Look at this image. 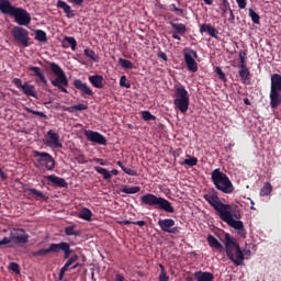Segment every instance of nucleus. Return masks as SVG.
<instances>
[{
  "instance_id": "nucleus-23",
  "label": "nucleus",
  "mask_w": 281,
  "mask_h": 281,
  "mask_svg": "<svg viewBox=\"0 0 281 281\" xmlns=\"http://www.w3.org/2000/svg\"><path fill=\"white\" fill-rule=\"evenodd\" d=\"M78 255H72L64 265V267L59 271L58 280H63L65 278V272L74 265V262H77Z\"/></svg>"
},
{
  "instance_id": "nucleus-62",
  "label": "nucleus",
  "mask_w": 281,
  "mask_h": 281,
  "mask_svg": "<svg viewBox=\"0 0 281 281\" xmlns=\"http://www.w3.org/2000/svg\"><path fill=\"white\" fill-rule=\"evenodd\" d=\"M120 175V171H117V169H113L110 171V177H117Z\"/></svg>"
},
{
  "instance_id": "nucleus-18",
  "label": "nucleus",
  "mask_w": 281,
  "mask_h": 281,
  "mask_svg": "<svg viewBox=\"0 0 281 281\" xmlns=\"http://www.w3.org/2000/svg\"><path fill=\"white\" fill-rule=\"evenodd\" d=\"M74 87L80 91L81 95H93V90H91L87 83L82 82L80 79L74 80Z\"/></svg>"
},
{
  "instance_id": "nucleus-59",
  "label": "nucleus",
  "mask_w": 281,
  "mask_h": 281,
  "mask_svg": "<svg viewBox=\"0 0 281 281\" xmlns=\"http://www.w3.org/2000/svg\"><path fill=\"white\" fill-rule=\"evenodd\" d=\"M119 225H134L133 221H128V220H124V221H120Z\"/></svg>"
},
{
  "instance_id": "nucleus-63",
  "label": "nucleus",
  "mask_w": 281,
  "mask_h": 281,
  "mask_svg": "<svg viewBox=\"0 0 281 281\" xmlns=\"http://www.w3.org/2000/svg\"><path fill=\"white\" fill-rule=\"evenodd\" d=\"M0 177H1V179H2L3 181H5L7 176H5V173L3 172V169H0Z\"/></svg>"
},
{
  "instance_id": "nucleus-27",
  "label": "nucleus",
  "mask_w": 281,
  "mask_h": 281,
  "mask_svg": "<svg viewBox=\"0 0 281 281\" xmlns=\"http://www.w3.org/2000/svg\"><path fill=\"white\" fill-rule=\"evenodd\" d=\"M22 91L24 95H27V98H36V87L25 82L23 83Z\"/></svg>"
},
{
  "instance_id": "nucleus-1",
  "label": "nucleus",
  "mask_w": 281,
  "mask_h": 281,
  "mask_svg": "<svg viewBox=\"0 0 281 281\" xmlns=\"http://www.w3.org/2000/svg\"><path fill=\"white\" fill-rule=\"evenodd\" d=\"M203 199L217 212L221 221L237 232L239 238H247V229H245V224L240 221V211H234L232 205L221 202V198H218V193L214 189L205 193Z\"/></svg>"
},
{
  "instance_id": "nucleus-56",
  "label": "nucleus",
  "mask_w": 281,
  "mask_h": 281,
  "mask_svg": "<svg viewBox=\"0 0 281 281\" xmlns=\"http://www.w3.org/2000/svg\"><path fill=\"white\" fill-rule=\"evenodd\" d=\"M157 56H158V58H161V60H164L165 63H168V55H166V53L158 52Z\"/></svg>"
},
{
  "instance_id": "nucleus-31",
  "label": "nucleus",
  "mask_w": 281,
  "mask_h": 281,
  "mask_svg": "<svg viewBox=\"0 0 281 281\" xmlns=\"http://www.w3.org/2000/svg\"><path fill=\"white\" fill-rule=\"evenodd\" d=\"M85 56L87 58H90V60H93L94 63H100V57L95 54V52L91 48H86L83 50Z\"/></svg>"
},
{
  "instance_id": "nucleus-35",
  "label": "nucleus",
  "mask_w": 281,
  "mask_h": 281,
  "mask_svg": "<svg viewBox=\"0 0 281 281\" xmlns=\"http://www.w3.org/2000/svg\"><path fill=\"white\" fill-rule=\"evenodd\" d=\"M142 190V188L139 187H128V186H124L122 188V192L124 194H137V192H139Z\"/></svg>"
},
{
  "instance_id": "nucleus-29",
  "label": "nucleus",
  "mask_w": 281,
  "mask_h": 281,
  "mask_svg": "<svg viewBox=\"0 0 281 281\" xmlns=\"http://www.w3.org/2000/svg\"><path fill=\"white\" fill-rule=\"evenodd\" d=\"M206 240L209 245L212 247V249H217L218 251H222L223 244H221L220 240L216 239V237H214L213 235H209Z\"/></svg>"
},
{
  "instance_id": "nucleus-47",
  "label": "nucleus",
  "mask_w": 281,
  "mask_h": 281,
  "mask_svg": "<svg viewBox=\"0 0 281 281\" xmlns=\"http://www.w3.org/2000/svg\"><path fill=\"white\" fill-rule=\"evenodd\" d=\"M215 72L217 74L220 80L227 82V77H225V72H223V69H221V67H216Z\"/></svg>"
},
{
  "instance_id": "nucleus-34",
  "label": "nucleus",
  "mask_w": 281,
  "mask_h": 281,
  "mask_svg": "<svg viewBox=\"0 0 281 281\" xmlns=\"http://www.w3.org/2000/svg\"><path fill=\"white\" fill-rule=\"evenodd\" d=\"M35 41H38L40 43H47V33H45L43 30H36Z\"/></svg>"
},
{
  "instance_id": "nucleus-57",
  "label": "nucleus",
  "mask_w": 281,
  "mask_h": 281,
  "mask_svg": "<svg viewBox=\"0 0 281 281\" xmlns=\"http://www.w3.org/2000/svg\"><path fill=\"white\" fill-rule=\"evenodd\" d=\"M239 58H240L239 67L240 68L247 67V64L245 61V56H243V53L239 54Z\"/></svg>"
},
{
  "instance_id": "nucleus-45",
  "label": "nucleus",
  "mask_w": 281,
  "mask_h": 281,
  "mask_svg": "<svg viewBox=\"0 0 281 281\" xmlns=\"http://www.w3.org/2000/svg\"><path fill=\"white\" fill-rule=\"evenodd\" d=\"M120 87H124L125 89H131V82H127L126 76H121L120 78Z\"/></svg>"
},
{
  "instance_id": "nucleus-12",
  "label": "nucleus",
  "mask_w": 281,
  "mask_h": 281,
  "mask_svg": "<svg viewBox=\"0 0 281 281\" xmlns=\"http://www.w3.org/2000/svg\"><path fill=\"white\" fill-rule=\"evenodd\" d=\"M158 225L161 232L166 234H175L176 236L181 234V227L175 226V220L172 218L158 220Z\"/></svg>"
},
{
  "instance_id": "nucleus-7",
  "label": "nucleus",
  "mask_w": 281,
  "mask_h": 281,
  "mask_svg": "<svg viewBox=\"0 0 281 281\" xmlns=\"http://www.w3.org/2000/svg\"><path fill=\"white\" fill-rule=\"evenodd\" d=\"M270 80V106L271 109H278L281 104V75L273 74Z\"/></svg>"
},
{
  "instance_id": "nucleus-25",
  "label": "nucleus",
  "mask_w": 281,
  "mask_h": 281,
  "mask_svg": "<svg viewBox=\"0 0 281 281\" xmlns=\"http://www.w3.org/2000/svg\"><path fill=\"white\" fill-rule=\"evenodd\" d=\"M89 106L85 103H78L71 106H63V111H67L68 113H76L78 111H87Z\"/></svg>"
},
{
  "instance_id": "nucleus-32",
  "label": "nucleus",
  "mask_w": 281,
  "mask_h": 281,
  "mask_svg": "<svg viewBox=\"0 0 281 281\" xmlns=\"http://www.w3.org/2000/svg\"><path fill=\"white\" fill-rule=\"evenodd\" d=\"M271 192H273V187L269 182H266L260 189V196H269Z\"/></svg>"
},
{
  "instance_id": "nucleus-46",
  "label": "nucleus",
  "mask_w": 281,
  "mask_h": 281,
  "mask_svg": "<svg viewBox=\"0 0 281 281\" xmlns=\"http://www.w3.org/2000/svg\"><path fill=\"white\" fill-rule=\"evenodd\" d=\"M221 10L223 12V14H225V12H229V10H232V7L229 5V1L228 0H222V7Z\"/></svg>"
},
{
  "instance_id": "nucleus-14",
  "label": "nucleus",
  "mask_w": 281,
  "mask_h": 281,
  "mask_svg": "<svg viewBox=\"0 0 281 281\" xmlns=\"http://www.w3.org/2000/svg\"><path fill=\"white\" fill-rule=\"evenodd\" d=\"M47 249L48 254H58V251H63L65 254V259L69 258L71 254V246L65 241H61L59 244H50Z\"/></svg>"
},
{
  "instance_id": "nucleus-26",
  "label": "nucleus",
  "mask_w": 281,
  "mask_h": 281,
  "mask_svg": "<svg viewBox=\"0 0 281 281\" xmlns=\"http://www.w3.org/2000/svg\"><path fill=\"white\" fill-rule=\"evenodd\" d=\"M194 278L196 281H213L214 274L212 272L198 271L194 272Z\"/></svg>"
},
{
  "instance_id": "nucleus-50",
  "label": "nucleus",
  "mask_w": 281,
  "mask_h": 281,
  "mask_svg": "<svg viewBox=\"0 0 281 281\" xmlns=\"http://www.w3.org/2000/svg\"><path fill=\"white\" fill-rule=\"evenodd\" d=\"M168 280H170V277H168V273H166V270L160 271L159 281H168Z\"/></svg>"
},
{
  "instance_id": "nucleus-6",
  "label": "nucleus",
  "mask_w": 281,
  "mask_h": 281,
  "mask_svg": "<svg viewBox=\"0 0 281 281\" xmlns=\"http://www.w3.org/2000/svg\"><path fill=\"white\" fill-rule=\"evenodd\" d=\"M35 162L34 166L37 170H42L43 172H53L54 168H56V159L54 156L47 151H33Z\"/></svg>"
},
{
  "instance_id": "nucleus-49",
  "label": "nucleus",
  "mask_w": 281,
  "mask_h": 281,
  "mask_svg": "<svg viewBox=\"0 0 281 281\" xmlns=\"http://www.w3.org/2000/svg\"><path fill=\"white\" fill-rule=\"evenodd\" d=\"M122 170L123 172H125V175H128L130 177H137V171L131 168L122 167Z\"/></svg>"
},
{
  "instance_id": "nucleus-55",
  "label": "nucleus",
  "mask_w": 281,
  "mask_h": 281,
  "mask_svg": "<svg viewBox=\"0 0 281 281\" xmlns=\"http://www.w3.org/2000/svg\"><path fill=\"white\" fill-rule=\"evenodd\" d=\"M228 22H231L232 24L236 23V16L234 15V10L232 9H229Z\"/></svg>"
},
{
  "instance_id": "nucleus-52",
  "label": "nucleus",
  "mask_w": 281,
  "mask_h": 281,
  "mask_svg": "<svg viewBox=\"0 0 281 281\" xmlns=\"http://www.w3.org/2000/svg\"><path fill=\"white\" fill-rule=\"evenodd\" d=\"M12 243V237H4L3 239H0V247H3V245H10Z\"/></svg>"
},
{
  "instance_id": "nucleus-61",
  "label": "nucleus",
  "mask_w": 281,
  "mask_h": 281,
  "mask_svg": "<svg viewBox=\"0 0 281 281\" xmlns=\"http://www.w3.org/2000/svg\"><path fill=\"white\" fill-rule=\"evenodd\" d=\"M134 225H138V227H144V225H146V221L134 222Z\"/></svg>"
},
{
  "instance_id": "nucleus-24",
  "label": "nucleus",
  "mask_w": 281,
  "mask_h": 281,
  "mask_svg": "<svg viewBox=\"0 0 281 281\" xmlns=\"http://www.w3.org/2000/svg\"><path fill=\"white\" fill-rule=\"evenodd\" d=\"M57 8H59L60 10H64L67 19H74V16H76V14L74 13V10H71V7L67 4V2H65L64 0H57Z\"/></svg>"
},
{
  "instance_id": "nucleus-43",
  "label": "nucleus",
  "mask_w": 281,
  "mask_h": 281,
  "mask_svg": "<svg viewBox=\"0 0 281 281\" xmlns=\"http://www.w3.org/2000/svg\"><path fill=\"white\" fill-rule=\"evenodd\" d=\"M27 113H32L33 115H38V117H43L44 120H47V114L45 112L32 110L30 108H26Z\"/></svg>"
},
{
  "instance_id": "nucleus-9",
  "label": "nucleus",
  "mask_w": 281,
  "mask_h": 281,
  "mask_svg": "<svg viewBox=\"0 0 281 281\" xmlns=\"http://www.w3.org/2000/svg\"><path fill=\"white\" fill-rule=\"evenodd\" d=\"M175 95L176 99L173 100V104L176 109L182 113H188V109H190V95L188 94L186 87L180 86L176 88Z\"/></svg>"
},
{
  "instance_id": "nucleus-41",
  "label": "nucleus",
  "mask_w": 281,
  "mask_h": 281,
  "mask_svg": "<svg viewBox=\"0 0 281 281\" xmlns=\"http://www.w3.org/2000/svg\"><path fill=\"white\" fill-rule=\"evenodd\" d=\"M184 166H189V168H193V166H196L199 164V159L195 157H189L183 160Z\"/></svg>"
},
{
  "instance_id": "nucleus-11",
  "label": "nucleus",
  "mask_w": 281,
  "mask_h": 281,
  "mask_svg": "<svg viewBox=\"0 0 281 281\" xmlns=\"http://www.w3.org/2000/svg\"><path fill=\"white\" fill-rule=\"evenodd\" d=\"M196 58H199L196 50L192 48L184 49V63L187 65L188 71H191V74H196V71H199V64H196Z\"/></svg>"
},
{
  "instance_id": "nucleus-10",
  "label": "nucleus",
  "mask_w": 281,
  "mask_h": 281,
  "mask_svg": "<svg viewBox=\"0 0 281 281\" xmlns=\"http://www.w3.org/2000/svg\"><path fill=\"white\" fill-rule=\"evenodd\" d=\"M13 40L22 47H30V32L21 26H14L11 30Z\"/></svg>"
},
{
  "instance_id": "nucleus-5",
  "label": "nucleus",
  "mask_w": 281,
  "mask_h": 281,
  "mask_svg": "<svg viewBox=\"0 0 281 281\" xmlns=\"http://www.w3.org/2000/svg\"><path fill=\"white\" fill-rule=\"evenodd\" d=\"M211 181H213V186H215L216 190H220V192L224 194H232L234 192L232 180L218 168L212 171Z\"/></svg>"
},
{
  "instance_id": "nucleus-2",
  "label": "nucleus",
  "mask_w": 281,
  "mask_h": 281,
  "mask_svg": "<svg viewBox=\"0 0 281 281\" xmlns=\"http://www.w3.org/2000/svg\"><path fill=\"white\" fill-rule=\"evenodd\" d=\"M224 246L228 260H231L235 267H243V265H245V256H251V250H246L243 252L238 240H236V238L232 237L229 234L225 235Z\"/></svg>"
},
{
  "instance_id": "nucleus-44",
  "label": "nucleus",
  "mask_w": 281,
  "mask_h": 281,
  "mask_svg": "<svg viewBox=\"0 0 281 281\" xmlns=\"http://www.w3.org/2000/svg\"><path fill=\"white\" fill-rule=\"evenodd\" d=\"M47 254H49L48 248H47V249H40V250H37V251L31 252V255L33 256V258H37L38 256H47Z\"/></svg>"
},
{
  "instance_id": "nucleus-13",
  "label": "nucleus",
  "mask_w": 281,
  "mask_h": 281,
  "mask_svg": "<svg viewBox=\"0 0 281 281\" xmlns=\"http://www.w3.org/2000/svg\"><path fill=\"white\" fill-rule=\"evenodd\" d=\"M10 238L14 245H25L30 240V235L23 228H14L10 232Z\"/></svg>"
},
{
  "instance_id": "nucleus-20",
  "label": "nucleus",
  "mask_w": 281,
  "mask_h": 281,
  "mask_svg": "<svg viewBox=\"0 0 281 281\" xmlns=\"http://www.w3.org/2000/svg\"><path fill=\"white\" fill-rule=\"evenodd\" d=\"M88 80L95 89H102L104 87V77L102 75L89 76Z\"/></svg>"
},
{
  "instance_id": "nucleus-22",
  "label": "nucleus",
  "mask_w": 281,
  "mask_h": 281,
  "mask_svg": "<svg viewBox=\"0 0 281 281\" xmlns=\"http://www.w3.org/2000/svg\"><path fill=\"white\" fill-rule=\"evenodd\" d=\"M45 179L47 181H50V183H54V186H57L58 188H67V180L65 178H60L56 175L46 176Z\"/></svg>"
},
{
  "instance_id": "nucleus-53",
  "label": "nucleus",
  "mask_w": 281,
  "mask_h": 281,
  "mask_svg": "<svg viewBox=\"0 0 281 281\" xmlns=\"http://www.w3.org/2000/svg\"><path fill=\"white\" fill-rule=\"evenodd\" d=\"M13 85H15V87H18V89H23V81L20 78H14L13 79Z\"/></svg>"
},
{
  "instance_id": "nucleus-28",
  "label": "nucleus",
  "mask_w": 281,
  "mask_h": 281,
  "mask_svg": "<svg viewBox=\"0 0 281 281\" xmlns=\"http://www.w3.org/2000/svg\"><path fill=\"white\" fill-rule=\"evenodd\" d=\"M238 75L243 85H250L251 78L249 77V69L247 67L240 68Z\"/></svg>"
},
{
  "instance_id": "nucleus-15",
  "label": "nucleus",
  "mask_w": 281,
  "mask_h": 281,
  "mask_svg": "<svg viewBox=\"0 0 281 281\" xmlns=\"http://www.w3.org/2000/svg\"><path fill=\"white\" fill-rule=\"evenodd\" d=\"M85 136L88 142H92V144H98L99 146H106V137L100 132H94L91 130H85Z\"/></svg>"
},
{
  "instance_id": "nucleus-16",
  "label": "nucleus",
  "mask_w": 281,
  "mask_h": 281,
  "mask_svg": "<svg viewBox=\"0 0 281 281\" xmlns=\"http://www.w3.org/2000/svg\"><path fill=\"white\" fill-rule=\"evenodd\" d=\"M169 24L172 27L171 36L175 38V41H181V36L188 32V26L183 23H175V22H169Z\"/></svg>"
},
{
  "instance_id": "nucleus-38",
  "label": "nucleus",
  "mask_w": 281,
  "mask_h": 281,
  "mask_svg": "<svg viewBox=\"0 0 281 281\" xmlns=\"http://www.w3.org/2000/svg\"><path fill=\"white\" fill-rule=\"evenodd\" d=\"M119 65H121L123 69H133V61L128 59L119 58Z\"/></svg>"
},
{
  "instance_id": "nucleus-19",
  "label": "nucleus",
  "mask_w": 281,
  "mask_h": 281,
  "mask_svg": "<svg viewBox=\"0 0 281 281\" xmlns=\"http://www.w3.org/2000/svg\"><path fill=\"white\" fill-rule=\"evenodd\" d=\"M27 70L31 71L34 76H36V78H38L40 82H42L45 87H47V85H49L47 82V79L45 78V71H43V69H41L40 67L29 66Z\"/></svg>"
},
{
  "instance_id": "nucleus-33",
  "label": "nucleus",
  "mask_w": 281,
  "mask_h": 281,
  "mask_svg": "<svg viewBox=\"0 0 281 281\" xmlns=\"http://www.w3.org/2000/svg\"><path fill=\"white\" fill-rule=\"evenodd\" d=\"M95 172L103 176L104 181H111V171L102 168V167H94Z\"/></svg>"
},
{
  "instance_id": "nucleus-30",
  "label": "nucleus",
  "mask_w": 281,
  "mask_h": 281,
  "mask_svg": "<svg viewBox=\"0 0 281 281\" xmlns=\"http://www.w3.org/2000/svg\"><path fill=\"white\" fill-rule=\"evenodd\" d=\"M79 218H81L82 221H91L92 216H93V212H91V210H89L88 207H83L80 210L79 214H78Z\"/></svg>"
},
{
  "instance_id": "nucleus-21",
  "label": "nucleus",
  "mask_w": 281,
  "mask_h": 281,
  "mask_svg": "<svg viewBox=\"0 0 281 281\" xmlns=\"http://www.w3.org/2000/svg\"><path fill=\"white\" fill-rule=\"evenodd\" d=\"M209 34V36H212V38H218V32L216 31V27L212 26V24H202L200 26V34Z\"/></svg>"
},
{
  "instance_id": "nucleus-39",
  "label": "nucleus",
  "mask_w": 281,
  "mask_h": 281,
  "mask_svg": "<svg viewBox=\"0 0 281 281\" xmlns=\"http://www.w3.org/2000/svg\"><path fill=\"white\" fill-rule=\"evenodd\" d=\"M142 119L145 121V122H155V120H157V116L153 115L150 113V111H143L142 112Z\"/></svg>"
},
{
  "instance_id": "nucleus-3",
  "label": "nucleus",
  "mask_w": 281,
  "mask_h": 281,
  "mask_svg": "<svg viewBox=\"0 0 281 281\" xmlns=\"http://www.w3.org/2000/svg\"><path fill=\"white\" fill-rule=\"evenodd\" d=\"M0 12H2V14H10V16L14 18L18 25L27 27V25L32 23L30 12L23 8H15L10 0H0Z\"/></svg>"
},
{
  "instance_id": "nucleus-51",
  "label": "nucleus",
  "mask_w": 281,
  "mask_h": 281,
  "mask_svg": "<svg viewBox=\"0 0 281 281\" xmlns=\"http://www.w3.org/2000/svg\"><path fill=\"white\" fill-rule=\"evenodd\" d=\"M170 10H171V12H176L177 14H183V12H184L183 9L177 8V4H171Z\"/></svg>"
},
{
  "instance_id": "nucleus-36",
  "label": "nucleus",
  "mask_w": 281,
  "mask_h": 281,
  "mask_svg": "<svg viewBox=\"0 0 281 281\" xmlns=\"http://www.w3.org/2000/svg\"><path fill=\"white\" fill-rule=\"evenodd\" d=\"M65 234H66V236H76V237H78V236H80V231H76V225H71V226H67L66 228H65Z\"/></svg>"
},
{
  "instance_id": "nucleus-48",
  "label": "nucleus",
  "mask_w": 281,
  "mask_h": 281,
  "mask_svg": "<svg viewBox=\"0 0 281 281\" xmlns=\"http://www.w3.org/2000/svg\"><path fill=\"white\" fill-rule=\"evenodd\" d=\"M9 269L11 271H13V273H21V268L19 267V263L16 262H11L10 266H9Z\"/></svg>"
},
{
  "instance_id": "nucleus-8",
  "label": "nucleus",
  "mask_w": 281,
  "mask_h": 281,
  "mask_svg": "<svg viewBox=\"0 0 281 281\" xmlns=\"http://www.w3.org/2000/svg\"><path fill=\"white\" fill-rule=\"evenodd\" d=\"M49 69L56 76V79L50 81L53 87H57L61 90L63 93H67V87H69V79H67V75L58 64L49 63Z\"/></svg>"
},
{
  "instance_id": "nucleus-40",
  "label": "nucleus",
  "mask_w": 281,
  "mask_h": 281,
  "mask_svg": "<svg viewBox=\"0 0 281 281\" xmlns=\"http://www.w3.org/2000/svg\"><path fill=\"white\" fill-rule=\"evenodd\" d=\"M65 41L66 43H68V45H70V48L72 49V52H76V47H78V43L76 42V38L71 36H66Z\"/></svg>"
},
{
  "instance_id": "nucleus-60",
  "label": "nucleus",
  "mask_w": 281,
  "mask_h": 281,
  "mask_svg": "<svg viewBox=\"0 0 281 281\" xmlns=\"http://www.w3.org/2000/svg\"><path fill=\"white\" fill-rule=\"evenodd\" d=\"M115 281H127L126 278H124V276L117 273L115 274Z\"/></svg>"
},
{
  "instance_id": "nucleus-64",
  "label": "nucleus",
  "mask_w": 281,
  "mask_h": 281,
  "mask_svg": "<svg viewBox=\"0 0 281 281\" xmlns=\"http://www.w3.org/2000/svg\"><path fill=\"white\" fill-rule=\"evenodd\" d=\"M206 5H212L214 0H203Z\"/></svg>"
},
{
  "instance_id": "nucleus-42",
  "label": "nucleus",
  "mask_w": 281,
  "mask_h": 281,
  "mask_svg": "<svg viewBox=\"0 0 281 281\" xmlns=\"http://www.w3.org/2000/svg\"><path fill=\"white\" fill-rule=\"evenodd\" d=\"M29 194L32 196H37L38 199H45V195L43 192L36 190V189H27Z\"/></svg>"
},
{
  "instance_id": "nucleus-37",
  "label": "nucleus",
  "mask_w": 281,
  "mask_h": 281,
  "mask_svg": "<svg viewBox=\"0 0 281 281\" xmlns=\"http://www.w3.org/2000/svg\"><path fill=\"white\" fill-rule=\"evenodd\" d=\"M248 13L252 23H255V25H260V15L257 12H255L254 9H249Z\"/></svg>"
},
{
  "instance_id": "nucleus-17",
  "label": "nucleus",
  "mask_w": 281,
  "mask_h": 281,
  "mask_svg": "<svg viewBox=\"0 0 281 281\" xmlns=\"http://www.w3.org/2000/svg\"><path fill=\"white\" fill-rule=\"evenodd\" d=\"M46 146H49V148H63V143H60V135H58V133L54 132L53 130H49L47 132Z\"/></svg>"
},
{
  "instance_id": "nucleus-4",
  "label": "nucleus",
  "mask_w": 281,
  "mask_h": 281,
  "mask_svg": "<svg viewBox=\"0 0 281 281\" xmlns=\"http://www.w3.org/2000/svg\"><path fill=\"white\" fill-rule=\"evenodd\" d=\"M140 203H143V205H149V207L158 206V210H162L164 212H167V214H175V206H172L170 201L153 193H146L140 196Z\"/></svg>"
},
{
  "instance_id": "nucleus-54",
  "label": "nucleus",
  "mask_w": 281,
  "mask_h": 281,
  "mask_svg": "<svg viewBox=\"0 0 281 281\" xmlns=\"http://www.w3.org/2000/svg\"><path fill=\"white\" fill-rule=\"evenodd\" d=\"M236 3L240 10H245V8H247V0H236Z\"/></svg>"
},
{
  "instance_id": "nucleus-58",
  "label": "nucleus",
  "mask_w": 281,
  "mask_h": 281,
  "mask_svg": "<svg viewBox=\"0 0 281 281\" xmlns=\"http://www.w3.org/2000/svg\"><path fill=\"white\" fill-rule=\"evenodd\" d=\"M69 3H72L74 5H82L85 3V0H68Z\"/></svg>"
}]
</instances>
